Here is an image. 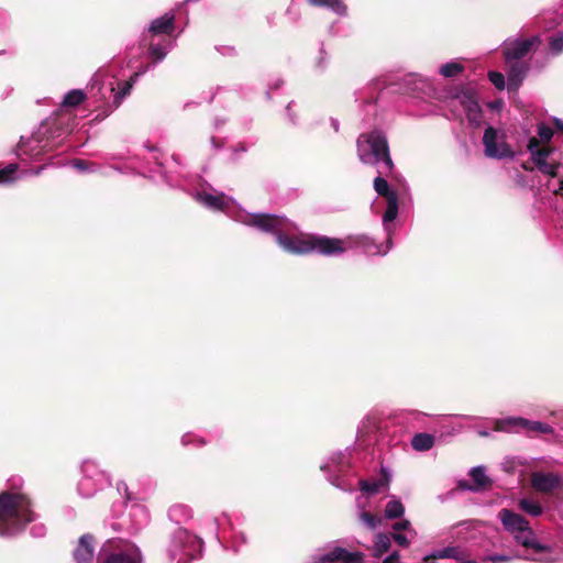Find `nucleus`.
Wrapping results in <instances>:
<instances>
[{"label":"nucleus","mask_w":563,"mask_h":563,"mask_svg":"<svg viewBox=\"0 0 563 563\" xmlns=\"http://www.w3.org/2000/svg\"><path fill=\"white\" fill-rule=\"evenodd\" d=\"M464 67L459 62H449L440 67V74L444 77L451 78L460 75Z\"/></svg>","instance_id":"f704fd0d"},{"label":"nucleus","mask_w":563,"mask_h":563,"mask_svg":"<svg viewBox=\"0 0 563 563\" xmlns=\"http://www.w3.org/2000/svg\"><path fill=\"white\" fill-rule=\"evenodd\" d=\"M174 19L173 13H165L151 23L148 31L154 35L168 33L173 30Z\"/></svg>","instance_id":"5701e85b"},{"label":"nucleus","mask_w":563,"mask_h":563,"mask_svg":"<svg viewBox=\"0 0 563 563\" xmlns=\"http://www.w3.org/2000/svg\"><path fill=\"white\" fill-rule=\"evenodd\" d=\"M462 562L461 563H477L476 561L474 560H461Z\"/></svg>","instance_id":"6e6d98bb"},{"label":"nucleus","mask_w":563,"mask_h":563,"mask_svg":"<svg viewBox=\"0 0 563 563\" xmlns=\"http://www.w3.org/2000/svg\"><path fill=\"white\" fill-rule=\"evenodd\" d=\"M329 479H330V482L332 483V485H335V486H338V487L340 486V485H339L334 479H332V478H329Z\"/></svg>","instance_id":"bf43d9fd"},{"label":"nucleus","mask_w":563,"mask_h":563,"mask_svg":"<svg viewBox=\"0 0 563 563\" xmlns=\"http://www.w3.org/2000/svg\"><path fill=\"white\" fill-rule=\"evenodd\" d=\"M85 100V93L80 89H74L67 92L63 99V106L76 107Z\"/></svg>","instance_id":"72a5a7b5"},{"label":"nucleus","mask_w":563,"mask_h":563,"mask_svg":"<svg viewBox=\"0 0 563 563\" xmlns=\"http://www.w3.org/2000/svg\"><path fill=\"white\" fill-rule=\"evenodd\" d=\"M525 559H526V560H532V561H536V559H532V558H529V556H526Z\"/></svg>","instance_id":"680f3d73"},{"label":"nucleus","mask_w":563,"mask_h":563,"mask_svg":"<svg viewBox=\"0 0 563 563\" xmlns=\"http://www.w3.org/2000/svg\"><path fill=\"white\" fill-rule=\"evenodd\" d=\"M548 186L554 194H561L563 191V178L559 180L558 186L551 188L550 183Z\"/></svg>","instance_id":"3c124183"},{"label":"nucleus","mask_w":563,"mask_h":563,"mask_svg":"<svg viewBox=\"0 0 563 563\" xmlns=\"http://www.w3.org/2000/svg\"><path fill=\"white\" fill-rule=\"evenodd\" d=\"M236 221L276 236L278 245L286 252L297 255L318 253L324 256H335L347 250L343 240L317 234L299 233L290 235L296 225L284 217L266 213L240 212Z\"/></svg>","instance_id":"f257e3e1"},{"label":"nucleus","mask_w":563,"mask_h":563,"mask_svg":"<svg viewBox=\"0 0 563 563\" xmlns=\"http://www.w3.org/2000/svg\"><path fill=\"white\" fill-rule=\"evenodd\" d=\"M479 434H481V435H483V437H486V435H488V432H486V431H481V432H479Z\"/></svg>","instance_id":"052dcab7"},{"label":"nucleus","mask_w":563,"mask_h":563,"mask_svg":"<svg viewBox=\"0 0 563 563\" xmlns=\"http://www.w3.org/2000/svg\"><path fill=\"white\" fill-rule=\"evenodd\" d=\"M389 481H390V476L388 474H385L383 478H380L378 481H374L372 483H369L367 481H361L360 487H361V490L364 493L375 494V493L379 492V489L382 487L388 486Z\"/></svg>","instance_id":"7c9ffc66"},{"label":"nucleus","mask_w":563,"mask_h":563,"mask_svg":"<svg viewBox=\"0 0 563 563\" xmlns=\"http://www.w3.org/2000/svg\"><path fill=\"white\" fill-rule=\"evenodd\" d=\"M453 106H460L467 118L468 123L478 128L483 123V110L478 104V100L473 91H463L455 96L452 100Z\"/></svg>","instance_id":"9b49d317"},{"label":"nucleus","mask_w":563,"mask_h":563,"mask_svg":"<svg viewBox=\"0 0 563 563\" xmlns=\"http://www.w3.org/2000/svg\"><path fill=\"white\" fill-rule=\"evenodd\" d=\"M286 109H287V113H288L289 120H290L292 123H295V119L292 118V115H291V113H290V110H291V103H289V104L287 106V108H286Z\"/></svg>","instance_id":"5fc2aeb1"},{"label":"nucleus","mask_w":563,"mask_h":563,"mask_svg":"<svg viewBox=\"0 0 563 563\" xmlns=\"http://www.w3.org/2000/svg\"><path fill=\"white\" fill-rule=\"evenodd\" d=\"M202 540L184 528H178L168 549L169 559L176 563H189L201 555Z\"/></svg>","instance_id":"20e7f679"},{"label":"nucleus","mask_w":563,"mask_h":563,"mask_svg":"<svg viewBox=\"0 0 563 563\" xmlns=\"http://www.w3.org/2000/svg\"><path fill=\"white\" fill-rule=\"evenodd\" d=\"M561 477L553 473L536 472L531 476L532 487L541 493H550L561 484Z\"/></svg>","instance_id":"f3484780"},{"label":"nucleus","mask_w":563,"mask_h":563,"mask_svg":"<svg viewBox=\"0 0 563 563\" xmlns=\"http://www.w3.org/2000/svg\"><path fill=\"white\" fill-rule=\"evenodd\" d=\"M539 44L540 37L538 35L507 42L504 48L506 64H510L512 60H521V58L528 55Z\"/></svg>","instance_id":"ddd939ff"},{"label":"nucleus","mask_w":563,"mask_h":563,"mask_svg":"<svg viewBox=\"0 0 563 563\" xmlns=\"http://www.w3.org/2000/svg\"><path fill=\"white\" fill-rule=\"evenodd\" d=\"M71 165L74 168L78 169L79 172H95V164L89 163L84 159H74L71 162Z\"/></svg>","instance_id":"a18cd8bd"},{"label":"nucleus","mask_w":563,"mask_h":563,"mask_svg":"<svg viewBox=\"0 0 563 563\" xmlns=\"http://www.w3.org/2000/svg\"><path fill=\"white\" fill-rule=\"evenodd\" d=\"M18 165L9 164L0 168V185L10 184L16 178Z\"/></svg>","instance_id":"c9c22d12"},{"label":"nucleus","mask_w":563,"mask_h":563,"mask_svg":"<svg viewBox=\"0 0 563 563\" xmlns=\"http://www.w3.org/2000/svg\"><path fill=\"white\" fill-rule=\"evenodd\" d=\"M509 67L507 74V81L509 89H517L525 78L527 66L521 60H512L510 64H507Z\"/></svg>","instance_id":"aec40b11"},{"label":"nucleus","mask_w":563,"mask_h":563,"mask_svg":"<svg viewBox=\"0 0 563 563\" xmlns=\"http://www.w3.org/2000/svg\"><path fill=\"white\" fill-rule=\"evenodd\" d=\"M357 156L363 164L379 165L378 174L390 172L394 163L390 157L389 146L386 135L374 130L368 133H362L357 139Z\"/></svg>","instance_id":"7ed1b4c3"},{"label":"nucleus","mask_w":563,"mask_h":563,"mask_svg":"<svg viewBox=\"0 0 563 563\" xmlns=\"http://www.w3.org/2000/svg\"><path fill=\"white\" fill-rule=\"evenodd\" d=\"M73 556L76 563H92L95 558L93 537L84 534L79 538Z\"/></svg>","instance_id":"4468645a"},{"label":"nucleus","mask_w":563,"mask_h":563,"mask_svg":"<svg viewBox=\"0 0 563 563\" xmlns=\"http://www.w3.org/2000/svg\"><path fill=\"white\" fill-rule=\"evenodd\" d=\"M519 507L521 510H523L525 512L532 517H539L543 514L542 506L538 501L528 498H521L519 500Z\"/></svg>","instance_id":"473e14b6"},{"label":"nucleus","mask_w":563,"mask_h":563,"mask_svg":"<svg viewBox=\"0 0 563 563\" xmlns=\"http://www.w3.org/2000/svg\"><path fill=\"white\" fill-rule=\"evenodd\" d=\"M483 144L485 147V155L489 158H506L512 157V152L505 141V135L499 133L493 126L485 130L483 136Z\"/></svg>","instance_id":"9d476101"},{"label":"nucleus","mask_w":563,"mask_h":563,"mask_svg":"<svg viewBox=\"0 0 563 563\" xmlns=\"http://www.w3.org/2000/svg\"><path fill=\"white\" fill-rule=\"evenodd\" d=\"M391 545L390 537L385 533L376 534L374 547H373V555L375 558H380L384 553H386Z\"/></svg>","instance_id":"c85d7f7f"},{"label":"nucleus","mask_w":563,"mask_h":563,"mask_svg":"<svg viewBox=\"0 0 563 563\" xmlns=\"http://www.w3.org/2000/svg\"><path fill=\"white\" fill-rule=\"evenodd\" d=\"M97 563H143L140 548L125 540H108L103 543Z\"/></svg>","instance_id":"39448f33"},{"label":"nucleus","mask_w":563,"mask_h":563,"mask_svg":"<svg viewBox=\"0 0 563 563\" xmlns=\"http://www.w3.org/2000/svg\"><path fill=\"white\" fill-rule=\"evenodd\" d=\"M470 476L472 481L475 483L476 487H466L461 484L460 486L462 488L476 490L479 487H484L488 483V478L485 474V468L483 466L473 467L470 472Z\"/></svg>","instance_id":"c756f323"},{"label":"nucleus","mask_w":563,"mask_h":563,"mask_svg":"<svg viewBox=\"0 0 563 563\" xmlns=\"http://www.w3.org/2000/svg\"><path fill=\"white\" fill-rule=\"evenodd\" d=\"M434 444V438L428 433H418L411 440V445L417 451H428Z\"/></svg>","instance_id":"cd10ccee"},{"label":"nucleus","mask_w":563,"mask_h":563,"mask_svg":"<svg viewBox=\"0 0 563 563\" xmlns=\"http://www.w3.org/2000/svg\"><path fill=\"white\" fill-rule=\"evenodd\" d=\"M393 529L395 531H400V530H404L406 531L411 538H416L417 536V532L416 530L411 527V523L409 520L407 519H404L399 522H396L393 525Z\"/></svg>","instance_id":"a19ab883"},{"label":"nucleus","mask_w":563,"mask_h":563,"mask_svg":"<svg viewBox=\"0 0 563 563\" xmlns=\"http://www.w3.org/2000/svg\"><path fill=\"white\" fill-rule=\"evenodd\" d=\"M363 560L362 552H349L346 549L331 543L311 554L308 563H362Z\"/></svg>","instance_id":"6e6552de"},{"label":"nucleus","mask_w":563,"mask_h":563,"mask_svg":"<svg viewBox=\"0 0 563 563\" xmlns=\"http://www.w3.org/2000/svg\"><path fill=\"white\" fill-rule=\"evenodd\" d=\"M48 133V124L44 122L31 136H21L18 146L19 157L37 158L43 153L53 148Z\"/></svg>","instance_id":"423d86ee"},{"label":"nucleus","mask_w":563,"mask_h":563,"mask_svg":"<svg viewBox=\"0 0 563 563\" xmlns=\"http://www.w3.org/2000/svg\"><path fill=\"white\" fill-rule=\"evenodd\" d=\"M375 191L385 197L387 200V209L383 216L385 230L389 232V223H391L398 214V197L397 194L389 188L388 183L380 176L374 179Z\"/></svg>","instance_id":"f8f14e48"},{"label":"nucleus","mask_w":563,"mask_h":563,"mask_svg":"<svg viewBox=\"0 0 563 563\" xmlns=\"http://www.w3.org/2000/svg\"><path fill=\"white\" fill-rule=\"evenodd\" d=\"M550 51L553 55H558L563 52V33H559L550 37Z\"/></svg>","instance_id":"ea45409f"},{"label":"nucleus","mask_w":563,"mask_h":563,"mask_svg":"<svg viewBox=\"0 0 563 563\" xmlns=\"http://www.w3.org/2000/svg\"><path fill=\"white\" fill-rule=\"evenodd\" d=\"M466 550L460 547H446L434 550L428 555V559H454L456 561L464 560L467 556Z\"/></svg>","instance_id":"4be33fe9"},{"label":"nucleus","mask_w":563,"mask_h":563,"mask_svg":"<svg viewBox=\"0 0 563 563\" xmlns=\"http://www.w3.org/2000/svg\"><path fill=\"white\" fill-rule=\"evenodd\" d=\"M488 78L492 81V84L499 90H503L505 88V77L499 71H489Z\"/></svg>","instance_id":"c03bdc74"},{"label":"nucleus","mask_w":563,"mask_h":563,"mask_svg":"<svg viewBox=\"0 0 563 563\" xmlns=\"http://www.w3.org/2000/svg\"><path fill=\"white\" fill-rule=\"evenodd\" d=\"M46 532V528L43 526V525H34L32 528H31V533L34 536V537H43Z\"/></svg>","instance_id":"09e8293b"},{"label":"nucleus","mask_w":563,"mask_h":563,"mask_svg":"<svg viewBox=\"0 0 563 563\" xmlns=\"http://www.w3.org/2000/svg\"><path fill=\"white\" fill-rule=\"evenodd\" d=\"M383 563H399V554L398 552H394L387 558L384 559Z\"/></svg>","instance_id":"8fccbe9b"},{"label":"nucleus","mask_w":563,"mask_h":563,"mask_svg":"<svg viewBox=\"0 0 563 563\" xmlns=\"http://www.w3.org/2000/svg\"><path fill=\"white\" fill-rule=\"evenodd\" d=\"M139 73L134 75V78L131 81H122L118 84V88L114 87L113 81H109L108 90L113 95V103L114 107L118 108L123 99L130 95L131 89L133 87L134 81L139 77Z\"/></svg>","instance_id":"412c9836"},{"label":"nucleus","mask_w":563,"mask_h":563,"mask_svg":"<svg viewBox=\"0 0 563 563\" xmlns=\"http://www.w3.org/2000/svg\"><path fill=\"white\" fill-rule=\"evenodd\" d=\"M349 465V459L345 453L339 452L333 454L328 463L321 466L322 471L343 472Z\"/></svg>","instance_id":"393cba45"},{"label":"nucleus","mask_w":563,"mask_h":563,"mask_svg":"<svg viewBox=\"0 0 563 563\" xmlns=\"http://www.w3.org/2000/svg\"><path fill=\"white\" fill-rule=\"evenodd\" d=\"M99 77H100V74H99V73H97V74L95 75V77H93L95 82H98Z\"/></svg>","instance_id":"13d9d810"},{"label":"nucleus","mask_w":563,"mask_h":563,"mask_svg":"<svg viewBox=\"0 0 563 563\" xmlns=\"http://www.w3.org/2000/svg\"><path fill=\"white\" fill-rule=\"evenodd\" d=\"M519 422L521 423V430L528 435L553 433V428L544 422L531 421L525 418Z\"/></svg>","instance_id":"b1692460"},{"label":"nucleus","mask_w":563,"mask_h":563,"mask_svg":"<svg viewBox=\"0 0 563 563\" xmlns=\"http://www.w3.org/2000/svg\"><path fill=\"white\" fill-rule=\"evenodd\" d=\"M148 54L156 62L163 60L167 54V48L159 45H151Z\"/></svg>","instance_id":"37998d69"},{"label":"nucleus","mask_w":563,"mask_h":563,"mask_svg":"<svg viewBox=\"0 0 563 563\" xmlns=\"http://www.w3.org/2000/svg\"><path fill=\"white\" fill-rule=\"evenodd\" d=\"M81 472L82 476L78 483V493L85 498L92 497L109 482L108 475L99 468L93 460L84 461Z\"/></svg>","instance_id":"0eeeda50"},{"label":"nucleus","mask_w":563,"mask_h":563,"mask_svg":"<svg viewBox=\"0 0 563 563\" xmlns=\"http://www.w3.org/2000/svg\"><path fill=\"white\" fill-rule=\"evenodd\" d=\"M514 558L515 556L507 555V554H490V555L483 558L482 563H508Z\"/></svg>","instance_id":"79ce46f5"},{"label":"nucleus","mask_w":563,"mask_h":563,"mask_svg":"<svg viewBox=\"0 0 563 563\" xmlns=\"http://www.w3.org/2000/svg\"><path fill=\"white\" fill-rule=\"evenodd\" d=\"M404 514L405 507L399 499L393 497V499L389 500L386 505L385 517L387 519H396L402 517Z\"/></svg>","instance_id":"2f4dec72"},{"label":"nucleus","mask_w":563,"mask_h":563,"mask_svg":"<svg viewBox=\"0 0 563 563\" xmlns=\"http://www.w3.org/2000/svg\"><path fill=\"white\" fill-rule=\"evenodd\" d=\"M360 520L365 523L369 529H375L379 527L383 522V519L378 516L371 515L369 512L362 511L360 514Z\"/></svg>","instance_id":"4c0bfd02"},{"label":"nucleus","mask_w":563,"mask_h":563,"mask_svg":"<svg viewBox=\"0 0 563 563\" xmlns=\"http://www.w3.org/2000/svg\"><path fill=\"white\" fill-rule=\"evenodd\" d=\"M498 518L501 521L504 528L512 536L517 534V532H520V530L529 525V522L521 515L512 512L506 508L499 511Z\"/></svg>","instance_id":"a211bd4d"},{"label":"nucleus","mask_w":563,"mask_h":563,"mask_svg":"<svg viewBox=\"0 0 563 563\" xmlns=\"http://www.w3.org/2000/svg\"><path fill=\"white\" fill-rule=\"evenodd\" d=\"M553 122H554L555 126H556L559 130L563 131V121H562V120H560V119L555 118V119L553 120Z\"/></svg>","instance_id":"864d4df0"},{"label":"nucleus","mask_w":563,"mask_h":563,"mask_svg":"<svg viewBox=\"0 0 563 563\" xmlns=\"http://www.w3.org/2000/svg\"><path fill=\"white\" fill-rule=\"evenodd\" d=\"M310 4L316 7H324L332 10L339 15H345L347 8L342 0H308Z\"/></svg>","instance_id":"a878e982"},{"label":"nucleus","mask_w":563,"mask_h":563,"mask_svg":"<svg viewBox=\"0 0 563 563\" xmlns=\"http://www.w3.org/2000/svg\"><path fill=\"white\" fill-rule=\"evenodd\" d=\"M391 538L398 545L404 548H408L411 543V540L413 539L408 533L401 534L398 532L393 533Z\"/></svg>","instance_id":"49530a36"},{"label":"nucleus","mask_w":563,"mask_h":563,"mask_svg":"<svg viewBox=\"0 0 563 563\" xmlns=\"http://www.w3.org/2000/svg\"><path fill=\"white\" fill-rule=\"evenodd\" d=\"M118 492L121 493V494L126 495V499H130V497L128 495V486H126L125 483H119L118 484Z\"/></svg>","instance_id":"603ef678"},{"label":"nucleus","mask_w":563,"mask_h":563,"mask_svg":"<svg viewBox=\"0 0 563 563\" xmlns=\"http://www.w3.org/2000/svg\"><path fill=\"white\" fill-rule=\"evenodd\" d=\"M36 519L30 498L19 492L0 494V536L13 537Z\"/></svg>","instance_id":"f03ea898"},{"label":"nucleus","mask_w":563,"mask_h":563,"mask_svg":"<svg viewBox=\"0 0 563 563\" xmlns=\"http://www.w3.org/2000/svg\"><path fill=\"white\" fill-rule=\"evenodd\" d=\"M517 543L521 544L525 548H531L536 552H548L550 551V547L540 543L537 540L534 531L528 525L526 528L517 532V534L512 536Z\"/></svg>","instance_id":"6ab92c4d"},{"label":"nucleus","mask_w":563,"mask_h":563,"mask_svg":"<svg viewBox=\"0 0 563 563\" xmlns=\"http://www.w3.org/2000/svg\"><path fill=\"white\" fill-rule=\"evenodd\" d=\"M528 151L531 154V161L542 174L556 177L560 168V162L551 158L553 150L549 146H540V141L531 137L528 142Z\"/></svg>","instance_id":"1a4fd4ad"},{"label":"nucleus","mask_w":563,"mask_h":563,"mask_svg":"<svg viewBox=\"0 0 563 563\" xmlns=\"http://www.w3.org/2000/svg\"><path fill=\"white\" fill-rule=\"evenodd\" d=\"M332 125H333L334 130H335V131H338V129H339V123H338V121H333V122H332Z\"/></svg>","instance_id":"4d7b16f0"},{"label":"nucleus","mask_w":563,"mask_h":563,"mask_svg":"<svg viewBox=\"0 0 563 563\" xmlns=\"http://www.w3.org/2000/svg\"><path fill=\"white\" fill-rule=\"evenodd\" d=\"M196 200L200 202L202 206L212 209V210H221L227 211L230 205L232 203V199L227 197L223 194H210L206 191L197 192L195 196Z\"/></svg>","instance_id":"dca6fc26"},{"label":"nucleus","mask_w":563,"mask_h":563,"mask_svg":"<svg viewBox=\"0 0 563 563\" xmlns=\"http://www.w3.org/2000/svg\"><path fill=\"white\" fill-rule=\"evenodd\" d=\"M181 444L184 446L194 445L200 448L206 444V441L194 433H186L181 437Z\"/></svg>","instance_id":"58836bf2"},{"label":"nucleus","mask_w":563,"mask_h":563,"mask_svg":"<svg viewBox=\"0 0 563 563\" xmlns=\"http://www.w3.org/2000/svg\"><path fill=\"white\" fill-rule=\"evenodd\" d=\"M538 135L542 142H549L553 136V131L550 126L540 124L538 126Z\"/></svg>","instance_id":"de8ad7c7"},{"label":"nucleus","mask_w":563,"mask_h":563,"mask_svg":"<svg viewBox=\"0 0 563 563\" xmlns=\"http://www.w3.org/2000/svg\"><path fill=\"white\" fill-rule=\"evenodd\" d=\"M523 418L520 417H509L505 419H500L496 421V430L498 431H522L521 430V423L519 421H522Z\"/></svg>","instance_id":"bb28decb"},{"label":"nucleus","mask_w":563,"mask_h":563,"mask_svg":"<svg viewBox=\"0 0 563 563\" xmlns=\"http://www.w3.org/2000/svg\"><path fill=\"white\" fill-rule=\"evenodd\" d=\"M390 228L391 225L389 224V229ZM386 232L388 234V238L385 246L383 244H377L369 236L366 235H360L355 238L353 243L355 244V246L361 247L367 255H386L391 247L390 231Z\"/></svg>","instance_id":"2eb2a0df"},{"label":"nucleus","mask_w":563,"mask_h":563,"mask_svg":"<svg viewBox=\"0 0 563 563\" xmlns=\"http://www.w3.org/2000/svg\"><path fill=\"white\" fill-rule=\"evenodd\" d=\"M131 515L139 519L135 529H140L143 525L147 522L148 515L146 509L142 505H132Z\"/></svg>","instance_id":"e433bc0d"}]
</instances>
